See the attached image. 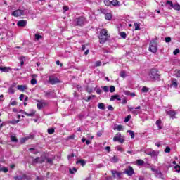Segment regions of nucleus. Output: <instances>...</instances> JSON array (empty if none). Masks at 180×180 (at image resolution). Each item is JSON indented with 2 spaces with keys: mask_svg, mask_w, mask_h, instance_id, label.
<instances>
[{
  "mask_svg": "<svg viewBox=\"0 0 180 180\" xmlns=\"http://www.w3.org/2000/svg\"><path fill=\"white\" fill-rule=\"evenodd\" d=\"M149 77L152 81H157V79H160L161 76L160 73H158V70L157 69H152L149 72Z\"/></svg>",
  "mask_w": 180,
  "mask_h": 180,
  "instance_id": "nucleus-1",
  "label": "nucleus"
},
{
  "mask_svg": "<svg viewBox=\"0 0 180 180\" xmlns=\"http://www.w3.org/2000/svg\"><path fill=\"white\" fill-rule=\"evenodd\" d=\"M37 106L39 110L44 109V108L49 106V102L46 101L45 100H37Z\"/></svg>",
  "mask_w": 180,
  "mask_h": 180,
  "instance_id": "nucleus-2",
  "label": "nucleus"
},
{
  "mask_svg": "<svg viewBox=\"0 0 180 180\" xmlns=\"http://www.w3.org/2000/svg\"><path fill=\"white\" fill-rule=\"evenodd\" d=\"M85 22H86L85 18L79 17L74 20L73 23L75 26H82V25L85 24Z\"/></svg>",
  "mask_w": 180,
  "mask_h": 180,
  "instance_id": "nucleus-3",
  "label": "nucleus"
},
{
  "mask_svg": "<svg viewBox=\"0 0 180 180\" xmlns=\"http://www.w3.org/2000/svg\"><path fill=\"white\" fill-rule=\"evenodd\" d=\"M157 48H158L157 41L156 40L151 41L149 46V51H151V53H157Z\"/></svg>",
  "mask_w": 180,
  "mask_h": 180,
  "instance_id": "nucleus-4",
  "label": "nucleus"
},
{
  "mask_svg": "<svg viewBox=\"0 0 180 180\" xmlns=\"http://www.w3.org/2000/svg\"><path fill=\"white\" fill-rule=\"evenodd\" d=\"M113 141H119L121 144L124 143V136H122L121 133H117L113 138Z\"/></svg>",
  "mask_w": 180,
  "mask_h": 180,
  "instance_id": "nucleus-5",
  "label": "nucleus"
},
{
  "mask_svg": "<svg viewBox=\"0 0 180 180\" xmlns=\"http://www.w3.org/2000/svg\"><path fill=\"white\" fill-rule=\"evenodd\" d=\"M46 155H42L41 157L36 158L34 160L33 162L35 164L39 163V164H43L46 161Z\"/></svg>",
  "mask_w": 180,
  "mask_h": 180,
  "instance_id": "nucleus-6",
  "label": "nucleus"
},
{
  "mask_svg": "<svg viewBox=\"0 0 180 180\" xmlns=\"http://www.w3.org/2000/svg\"><path fill=\"white\" fill-rule=\"evenodd\" d=\"M25 15V11L23 10L18 9L12 13V15L15 18H18L19 16H23Z\"/></svg>",
  "mask_w": 180,
  "mask_h": 180,
  "instance_id": "nucleus-7",
  "label": "nucleus"
},
{
  "mask_svg": "<svg viewBox=\"0 0 180 180\" xmlns=\"http://www.w3.org/2000/svg\"><path fill=\"white\" fill-rule=\"evenodd\" d=\"M124 174H126L128 175V176H133V174H134V169L131 166H129L124 172Z\"/></svg>",
  "mask_w": 180,
  "mask_h": 180,
  "instance_id": "nucleus-8",
  "label": "nucleus"
},
{
  "mask_svg": "<svg viewBox=\"0 0 180 180\" xmlns=\"http://www.w3.org/2000/svg\"><path fill=\"white\" fill-rule=\"evenodd\" d=\"M98 39H99V43H101V44H103V43H105L108 39H109V35L100 34L98 37Z\"/></svg>",
  "mask_w": 180,
  "mask_h": 180,
  "instance_id": "nucleus-9",
  "label": "nucleus"
},
{
  "mask_svg": "<svg viewBox=\"0 0 180 180\" xmlns=\"http://www.w3.org/2000/svg\"><path fill=\"white\" fill-rule=\"evenodd\" d=\"M20 113H23L24 115H25L26 116H28L30 117H33V116H34L36 111H34V110H31L30 112H27L23 111V110H20Z\"/></svg>",
  "mask_w": 180,
  "mask_h": 180,
  "instance_id": "nucleus-10",
  "label": "nucleus"
},
{
  "mask_svg": "<svg viewBox=\"0 0 180 180\" xmlns=\"http://www.w3.org/2000/svg\"><path fill=\"white\" fill-rule=\"evenodd\" d=\"M111 173L112 174L113 178H117V179H120V178H122V172H117V170H111Z\"/></svg>",
  "mask_w": 180,
  "mask_h": 180,
  "instance_id": "nucleus-11",
  "label": "nucleus"
},
{
  "mask_svg": "<svg viewBox=\"0 0 180 180\" xmlns=\"http://www.w3.org/2000/svg\"><path fill=\"white\" fill-rule=\"evenodd\" d=\"M17 84L16 83H13L11 86L8 88V92L11 95H13L15 94V87L16 86Z\"/></svg>",
  "mask_w": 180,
  "mask_h": 180,
  "instance_id": "nucleus-12",
  "label": "nucleus"
},
{
  "mask_svg": "<svg viewBox=\"0 0 180 180\" xmlns=\"http://www.w3.org/2000/svg\"><path fill=\"white\" fill-rule=\"evenodd\" d=\"M49 84H51V85H54V84H57L60 82V80L58 79V78L50 77L49 79Z\"/></svg>",
  "mask_w": 180,
  "mask_h": 180,
  "instance_id": "nucleus-13",
  "label": "nucleus"
},
{
  "mask_svg": "<svg viewBox=\"0 0 180 180\" xmlns=\"http://www.w3.org/2000/svg\"><path fill=\"white\" fill-rule=\"evenodd\" d=\"M30 139H34V135H29L28 136H26L25 138H22L20 140V143L21 144H24V143H26V141H27V140H30Z\"/></svg>",
  "mask_w": 180,
  "mask_h": 180,
  "instance_id": "nucleus-14",
  "label": "nucleus"
},
{
  "mask_svg": "<svg viewBox=\"0 0 180 180\" xmlns=\"http://www.w3.org/2000/svg\"><path fill=\"white\" fill-rule=\"evenodd\" d=\"M167 115L170 116V117H172V119H175V115H176V111H175V110L167 111Z\"/></svg>",
  "mask_w": 180,
  "mask_h": 180,
  "instance_id": "nucleus-15",
  "label": "nucleus"
},
{
  "mask_svg": "<svg viewBox=\"0 0 180 180\" xmlns=\"http://www.w3.org/2000/svg\"><path fill=\"white\" fill-rule=\"evenodd\" d=\"M0 71L10 72V71H12V68L11 67H0Z\"/></svg>",
  "mask_w": 180,
  "mask_h": 180,
  "instance_id": "nucleus-16",
  "label": "nucleus"
},
{
  "mask_svg": "<svg viewBox=\"0 0 180 180\" xmlns=\"http://www.w3.org/2000/svg\"><path fill=\"white\" fill-rule=\"evenodd\" d=\"M27 88V86H26V85H18L17 86V89L18 91H20L21 92H23V91L26 90Z\"/></svg>",
  "mask_w": 180,
  "mask_h": 180,
  "instance_id": "nucleus-17",
  "label": "nucleus"
},
{
  "mask_svg": "<svg viewBox=\"0 0 180 180\" xmlns=\"http://www.w3.org/2000/svg\"><path fill=\"white\" fill-rule=\"evenodd\" d=\"M165 6H167L168 9H172V6H174V4H172V1L168 0L166 1Z\"/></svg>",
  "mask_w": 180,
  "mask_h": 180,
  "instance_id": "nucleus-18",
  "label": "nucleus"
},
{
  "mask_svg": "<svg viewBox=\"0 0 180 180\" xmlns=\"http://www.w3.org/2000/svg\"><path fill=\"white\" fill-rule=\"evenodd\" d=\"M155 174H156V178H160L161 179H164V175L162 174V173H161V171H155Z\"/></svg>",
  "mask_w": 180,
  "mask_h": 180,
  "instance_id": "nucleus-19",
  "label": "nucleus"
},
{
  "mask_svg": "<svg viewBox=\"0 0 180 180\" xmlns=\"http://www.w3.org/2000/svg\"><path fill=\"white\" fill-rule=\"evenodd\" d=\"M148 155H151V157H157L158 156V153L155 152V150H152L150 152L147 153Z\"/></svg>",
  "mask_w": 180,
  "mask_h": 180,
  "instance_id": "nucleus-20",
  "label": "nucleus"
},
{
  "mask_svg": "<svg viewBox=\"0 0 180 180\" xmlns=\"http://www.w3.org/2000/svg\"><path fill=\"white\" fill-rule=\"evenodd\" d=\"M26 20H20L18 22L17 25L20 27H25L26 26Z\"/></svg>",
  "mask_w": 180,
  "mask_h": 180,
  "instance_id": "nucleus-21",
  "label": "nucleus"
},
{
  "mask_svg": "<svg viewBox=\"0 0 180 180\" xmlns=\"http://www.w3.org/2000/svg\"><path fill=\"white\" fill-rule=\"evenodd\" d=\"M100 34H101L103 36H109L108 34V30H106V29H102L100 32Z\"/></svg>",
  "mask_w": 180,
  "mask_h": 180,
  "instance_id": "nucleus-22",
  "label": "nucleus"
},
{
  "mask_svg": "<svg viewBox=\"0 0 180 180\" xmlns=\"http://www.w3.org/2000/svg\"><path fill=\"white\" fill-rule=\"evenodd\" d=\"M115 99H117V101H120V96L119 95H114L111 96L110 101H115Z\"/></svg>",
  "mask_w": 180,
  "mask_h": 180,
  "instance_id": "nucleus-23",
  "label": "nucleus"
},
{
  "mask_svg": "<svg viewBox=\"0 0 180 180\" xmlns=\"http://www.w3.org/2000/svg\"><path fill=\"white\" fill-rule=\"evenodd\" d=\"M110 161H111V162L116 163L119 161V158H117V156H114V157L111 158Z\"/></svg>",
  "mask_w": 180,
  "mask_h": 180,
  "instance_id": "nucleus-24",
  "label": "nucleus"
},
{
  "mask_svg": "<svg viewBox=\"0 0 180 180\" xmlns=\"http://www.w3.org/2000/svg\"><path fill=\"white\" fill-rule=\"evenodd\" d=\"M98 109H101V110H105V104L103 103H99L98 104Z\"/></svg>",
  "mask_w": 180,
  "mask_h": 180,
  "instance_id": "nucleus-25",
  "label": "nucleus"
},
{
  "mask_svg": "<svg viewBox=\"0 0 180 180\" xmlns=\"http://www.w3.org/2000/svg\"><path fill=\"white\" fill-rule=\"evenodd\" d=\"M105 18L106 20H110V19H112V14L110 13H107L105 15Z\"/></svg>",
  "mask_w": 180,
  "mask_h": 180,
  "instance_id": "nucleus-26",
  "label": "nucleus"
},
{
  "mask_svg": "<svg viewBox=\"0 0 180 180\" xmlns=\"http://www.w3.org/2000/svg\"><path fill=\"white\" fill-rule=\"evenodd\" d=\"M76 164H81L82 167H84L86 164V162H85V160H79Z\"/></svg>",
  "mask_w": 180,
  "mask_h": 180,
  "instance_id": "nucleus-27",
  "label": "nucleus"
},
{
  "mask_svg": "<svg viewBox=\"0 0 180 180\" xmlns=\"http://www.w3.org/2000/svg\"><path fill=\"white\" fill-rule=\"evenodd\" d=\"M175 11H180V5L179 4H173V6L172 7Z\"/></svg>",
  "mask_w": 180,
  "mask_h": 180,
  "instance_id": "nucleus-28",
  "label": "nucleus"
},
{
  "mask_svg": "<svg viewBox=\"0 0 180 180\" xmlns=\"http://www.w3.org/2000/svg\"><path fill=\"white\" fill-rule=\"evenodd\" d=\"M136 164H137V165H139V166L144 165V162L143 160L139 159V160H136Z\"/></svg>",
  "mask_w": 180,
  "mask_h": 180,
  "instance_id": "nucleus-29",
  "label": "nucleus"
},
{
  "mask_svg": "<svg viewBox=\"0 0 180 180\" xmlns=\"http://www.w3.org/2000/svg\"><path fill=\"white\" fill-rule=\"evenodd\" d=\"M141 91V92L147 93L150 91V89L148 87L143 86V87H142Z\"/></svg>",
  "mask_w": 180,
  "mask_h": 180,
  "instance_id": "nucleus-30",
  "label": "nucleus"
},
{
  "mask_svg": "<svg viewBox=\"0 0 180 180\" xmlns=\"http://www.w3.org/2000/svg\"><path fill=\"white\" fill-rule=\"evenodd\" d=\"M171 86H173V88H177L178 87V83L176 82V80L172 81Z\"/></svg>",
  "mask_w": 180,
  "mask_h": 180,
  "instance_id": "nucleus-31",
  "label": "nucleus"
},
{
  "mask_svg": "<svg viewBox=\"0 0 180 180\" xmlns=\"http://www.w3.org/2000/svg\"><path fill=\"white\" fill-rule=\"evenodd\" d=\"M54 159L46 158V161L48 162V164H50V165H53V161Z\"/></svg>",
  "mask_w": 180,
  "mask_h": 180,
  "instance_id": "nucleus-32",
  "label": "nucleus"
},
{
  "mask_svg": "<svg viewBox=\"0 0 180 180\" xmlns=\"http://www.w3.org/2000/svg\"><path fill=\"white\" fill-rule=\"evenodd\" d=\"M104 4L106 6H110L112 1H110V0H104Z\"/></svg>",
  "mask_w": 180,
  "mask_h": 180,
  "instance_id": "nucleus-33",
  "label": "nucleus"
},
{
  "mask_svg": "<svg viewBox=\"0 0 180 180\" xmlns=\"http://www.w3.org/2000/svg\"><path fill=\"white\" fill-rule=\"evenodd\" d=\"M11 141H13V143H18V139L16 138V136L12 135L11 136Z\"/></svg>",
  "mask_w": 180,
  "mask_h": 180,
  "instance_id": "nucleus-34",
  "label": "nucleus"
},
{
  "mask_svg": "<svg viewBox=\"0 0 180 180\" xmlns=\"http://www.w3.org/2000/svg\"><path fill=\"white\" fill-rule=\"evenodd\" d=\"M111 5H113V6H116L117 5H119V1L117 0L111 1Z\"/></svg>",
  "mask_w": 180,
  "mask_h": 180,
  "instance_id": "nucleus-35",
  "label": "nucleus"
},
{
  "mask_svg": "<svg viewBox=\"0 0 180 180\" xmlns=\"http://www.w3.org/2000/svg\"><path fill=\"white\" fill-rule=\"evenodd\" d=\"M134 27H135V30H140V23L135 22Z\"/></svg>",
  "mask_w": 180,
  "mask_h": 180,
  "instance_id": "nucleus-36",
  "label": "nucleus"
},
{
  "mask_svg": "<svg viewBox=\"0 0 180 180\" xmlns=\"http://www.w3.org/2000/svg\"><path fill=\"white\" fill-rule=\"evenodd\" d=\"M156 125L158 126V127L159 129H162V127H161V120H158L156 121Z\"/></svg>",
  "mask_w": 180,
  "mask_h": 180,
  "instance_id": "nucleus-37",
  "label": "nucleus"
},
{
  "mask_svg": "<svg viewBox=\"0 0 180 180\" xmlns=\"http://www.w3.org/2000/svg\"><path fill=\"white\" fill-rule=\"evenodd\" d=\"M120 77H122V78H126V72L121 71L120 73Z\"/></svg>",
  "mask_w": 180,
  "mask_h": 180,
  "instance_id": "nucleus-38",
  "label": "nucleus"
},
{
  "mask_svg": "<svg viewBox=\"0 0 180 180\" xmlns=\"http://www.w3.org/2000/svg\"><path fill=\"white\" fill-rule=\"evenodd\" d=\"M115 130H117V131H123V126L122 125H118L116 128Z\"/></svg>",
  "mask_w": 180,
  "mask_h": 180,
  "instance_id": "nucleus-39",
  "label": "nucleus"
},
{
  "mask_svg": "<svg viewBox=\"0 0 180 180\" xmlns=\"http://www.w3.org/2000/svg\"><path fill=\"white\" fill-rule=\"evenodd\" d=\"M127 133L129 134V135L131 136V138L134 139V132L131 130H128Z\"/></svg>",
  "mask_w": 180,
  "mask_h": 180,
  "instance_id": "nucleus-40",
  "label": "nucleus"
},
{
  "mask_svg": "<svg viewBox=\"0 0 180 180\" xmlns=\"http://www.w3.org/2000/svg\"><path fill=\"white\" fill-rule=\"evenodd\" d=\"M22 179H26V180H31L32 179V178L30 176H27V175H25V174H24L22 176Z\"/></svg>",
  "mask_w": 180,
  "mask_h": 180,
  "instance_id": "nucleus-41",
  "label": "nucleus"
},
{
  "mask_svg": "<svg viewBox=\"0 0 180 180\" xmlns=\"http://www.w3.org/2000/svg\"><path fill=\"white\" fill-rule=\"evenodd\" d=\"M37 84V80H36V79L33 78L32 79H31L32 85H36Z\"/></svg>",
  "mask_w": 180,
  "mask_h": 180,
  "instance_id": "nucleus-42",
  "label": "nucleus"
},
{
  "mask_svg": "<svg viewBox=\"0 0 180 180\" xmlns=\"http://www.w3.org/2000/svg\"><path fill=\"white\" fill-rule=\"evenodd\" d=\"M43 37L41 35H39V34H35L36 40L39 41V39H42Z\"/></svg>",
  "mask_w": 180,
  "mask_h": 180,
  "instance_id": "nucleus-43",
  "label": "nucleus"
},
{
  "mask_svg": "<svg viewBox=\"0 0 180 180\" xmlns=\"http://www.w3.org/2000/svg\"><path fill=\"white\" fill-rule=\"evenodd\" d=\"M120 36H121V37H122V39H126V32H120Z\"/></svg>",
  "mask_w": 180,
  "mask_h": 180,
  "instance_id": "nucleus-44",
  "label": "nucleus"
},
{
  "mask_svg": "<svg viewBox=\"0 0 180 180\" xmlns=\"http://www.w3.org/2000/svg\"><path fill=\"white\" fill-rule=\"evenodd\" d=\"M130 119H131V115H128L127 117H125V119H124L125 123H127V122H129Z\"/></svg>",
  "mask_w": 180,
  "mask_h": 180,
  "instance_id": "nucleus-45",
  "label": "nucleus"
},
{
  "mask_svg": "<svg viewBox=\"0 0 180 180\" xmlns=\"http://www.w3.org/2000/svg\"><path fill=\"white\" fill-rule=\"evenodd\" d=\"M48 133H49V134H53L54 129H53V128L48 129Z\"/></svg>",
  "mask_w": 180,
  "mask_h": 180,
  "instance_id": "nucleus-46",
  "label": "nucleus"
},
{
  "mask_svg": "<svg viewBox=\"0 0 180 180\" xmlns=\"http://www.w3.org/2000/svg\"><path fill=\"white\" fill-rule=\"evenodd\" d=\"M0 171H2L3 172H4V174H6V172H8V167H3L1 169H0Z\"/></svg>",
  "mask_w": 180,
  "mask_h": 180,
  "instance_id": "nucleus-47",
  "label": "nucleus"
},
{
  "mask_svg": "<svg viewBox=\"0 0 180 180\" xmlns=\"http://www.w3.org/2000/svg\"><path fill=\"white\" fill-rule=\"evenodd\" d=\"M70 172L71 174H75V172H77V168L74 167L73 169H70Z\"/></svg>",
  "mask_w": 180,
  "mask_h": 180,
  "instance_id": "nucleus-48",
  "label": "nucleus"
},
{
  "mask_svg": "<svg viewBox=\"0 0 180 180\" xmlns=\"http://www.w3.org/2000/svg\"><path fill=\"white\" fill-rule=\"evenodd\" d=\"M115 91H116V88H115V86H110V92H115Z\"/></svg>",
  "mask_w": 180,
  "mask_h": 180,
  "instance_id": "nucleus-49",
  "label": "nucleus"
},
{
  "mask_svg": "<svg viewBox=\"0 0 180 180\" xmlns=\"http://www.w3.org/2000/svg\"><path fill=\"white\" fill-rule=\"evenodd\" d=\"M103 90L104 91V92H109V87L105 86L103 87Z\"/></svg>",
  "mask_w": 180,
  "mask_h": 180,
  "instance_id": "nucleus-50",
  "label": "nucleus"
},
{
  "mask_svg": "<svg viewBox=\"0 0 180 180\" xmlns=\"http://www.w3.org/2000/svg\"><path fill=\"white\" fill-rule=\"evenodd\" d=\"M165 153H171V148L169 147H166V148L165 149Z\"/></svg>",
  "mask_w": 180,
  "mask_h": 180,
  "instance_id": "nucleus-51",
  "label": "nucleus"
},
{
  "mask_svg": "<svg viewBox=\"0 0 180 180\" xmlns=\"http://www.w3.org/2000/svg\"><path fill=\"white\" fill-rule=\"evenodd\" d=\"M174 169H176V172H180V166L179 165H176L174 167Z\"/></svg>",
  "mask_w": 180,
  "mask_h": 180,
  "instance_id": "nucleus-52",
  "label": "nucleus"
},
{
  "mask_svg": "<svg viewBox=\"0 0 180 180\" xmlns=\"http://www.w3.org/2000/svg\"><path fill=\"white\" fill-rule=\"evenodd\" d=\"M15 180H23V176H18L15 177Z\"/></svg>",
  "mask_w": 180,
  "mask_h": 180,
  "instance_id": "nucleus-53",
  "label": "nucleus"
},
{
  "mask_svg": "<svg viewBox=\"0 0 180 180\" xmlns=\"http://www.w3.org/2000/svg\"><path fill=\"white\" fill-rule=\"evenodd\" d=\"M165 41L166 43H169V42H171V37H166V38L165 39Z\"/></svg>",
  "mask_w": 180,
  "mask_h": 180,
  "instance_id": "nucleus-54",
  "label": "nucleus"
},
{
  "mask_svg": "<svg viewBox=\"0 0 180 180\" xmlns=\"http://www.w3.org/2000/svg\"><path fill=\"white\" fill-rule=\"evenodd\" d=\"M179 49H176L174 51L173 54H174V56H176V54H179Z\"/></svg>",
  "mask_w": 180,
  "mask_h": 180,
  "instance_id": "nucleus-55",
  "label": "nucleus"
},
{
  "mask_svg": "<svg viewBox=\"0 0 180 180\" xmlns=\"http://www.w3.org/2000/svg\"><path fill=\"white\" fill-rule=\"evenodd\" d=\"M117 151H120L121 153H123V148L120 146H117Z\"/></svg>",
  "mask_w": 180,
  "mask_h": 180,
  "instance_id": "nucleus-56",
  "label": "nucleus"
},
{
  "mask_svg": "<svg viewBox=\"0 0 180 180\" xmlns=\"http://www.w3.org/2000/svg\"><path fill=\"white\" fill-rule=\"evenodd\" d=\"M101 13H103L104 15H106V13H108V11H106V9H101Z\"/></svg>",
  "mask_w": 180,
  "mask_h": 180,
  "instance_id": "nucleus-57",
  "label": "nucleus"
},
{
  "mask_svg": "<svg viewBox=\"0 0 180 180\" xmlns=\"http://www.w3.org/2000/svg\"><path fill=\"white\" fill-rule=\"evenodd\" d=\"M124 95H127V96H129L130 95L129 91H124Z\"/></svg>",
  "mask_w": 180,
  "mask_h": 180,
  "instance_id": "nucleus-58",
  "label": "nucleus"
},
{
  "mask_svg": "<svg viewBox=\"0 0 180 180\" xmlns=\"http://www.w3.org/2000/svg\"><path fill=\"white\" fill-rule=\"evenodd\" d=\"M101 61H97V62H96V64H95V65H96V67H101Z\"/></svg>",
  "mask_w": 180,
  "mask_h": 180,
  "instance_id": "nucleus-59",
  "label": "nucleus"
},
{
  "mask_svg": "<svg viewBox=\"0 0 180 180\" xmlns=\"http://www.w3.org/2000/svg\"><path fill=\"white\" fill-rule=\"evenodd\" d=\"M73 157H74V153H72L71 155H69L68 156V160H71V158H73Z\"/></svg>",
  "mask_w": 180,
  "mask_h": 180,
  "instance_id": "nucleus-60",
  "label": "nucleus"
},
{
  "mask_svg": "<svg viewBox=\"0 0 180 180\" xmlns=\"http://www.w3.org/2000/svg\"><path fill=\"white\" fill-rule=\"evenodd\" d=\"M132 113H133V115H139V113H140V112L137 110H132Z\"/></svg>",
  "mask_w": 180,
  "mask_h": 180,
  "instance_id": "nucleus-61",
  "label": "nucleus"
},
{
  "mask_svg": "<svg viewBox=\"0 0 180 180\" xmlns=\"http://www.w3.org/2000/svg\"><path fill=\"white\" fill-rule=\"evenodd\" d=\"M63 8V10L65 11V12H67V11H68V6H64Z\"/></svg>",
  "mask_w": 180,
  "mask_h": 180,
  "instance_id": "nucleus-62",
  "label": "nucleus"
},
{
  "mask_svg": "<svg viewBox=\"0 0 180 180\" xmlns=\"http://www.w3.org/2000/svg\"><path fill=\"white\" fill-rule=\"evenodd\" d=\"M108 110H113V108L112 105H108Z\"/></svg>",
  "mask_w": 180,
  "mask_h": 180,
  "instance_id": "nucleus-63",
  "label": "nucleus"
},
{
  "mask_svg": "<svg viewBox=\"0 0 180 180\" xmlns=\"http://www.w3.org/2000/svg\"><path fill=\"white\" fill-rule=\"evenodd\" d=\"M176 77H178L179 78L180 77V70H178L176 72Z\"/></svg>",
  "mask_w": 180,
  "mask_h": 180,
  "instance_id": "nucleus-64",
  "label": "nucleus"
}]
</instances>
